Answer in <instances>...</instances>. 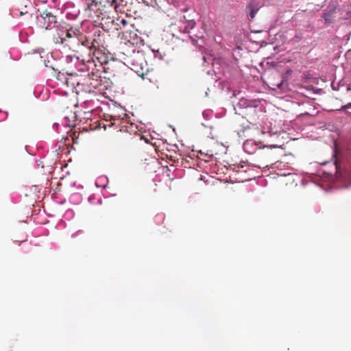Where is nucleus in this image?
<instances>
[{
  "label": "nucleus",
  "instance_id": "f257e3e1",
  "mask_svg": "<svg viewBox=\"0 0 351 351\" xmlns=\"http://www.w3.org/2000/svg\"><path fill=\"white\" fill-rule=\"evenodd\" d=\"M79 30L71 27L66 23H60L56 26V29L52 35V39L55 44L62 45L69 49L75 51L80 45L78 38Z\"/></svg>",
  "mask_w": 351,
  "mask_h": 351
},
{
  "label": "nucleus",
  "instance_id": "f03ea898",
  "mask_svg": "<svg viewBox=\"0 0 351 351\" xmlns=\"http://www.w3.org/2000/svg\"><path fill=\"white\" fill-rule=\"evenodd\" d=\"M56 23V16L51 12L47 11H44L36 16V26L41 29L46 30L51 29Z\"/></svg>",
  "mask_w": 351,
  "mask_h": 351
},
{
  "label": "nucleus",
  "instance_id": "7ed1b4c3",
  "mask_svg": "<svg viewBox=\"0 0 351 351\" xmlns=\"http://www.w3.org/2000/svg\"><path fill=\"white\" fill-rule=\"evenodd\" d=\"M259 7L258 5H254V3L252 2L249 3V5H247V10L250 12V20H252L255 17V15Z\"/></svg>",
  "mask_w": 351,
  "mask_h": 351
},
{
  "label": "nucleus",
  "instance_id": "20e7f679",
  "mask_svg": "<svg viewBox=\"0 0 351 351\" xmlns=\"http://www.w3.org/2000/svg\"><path fill=\"white\" fill-rule=\"evenodd\" d=\"M335 11V9H332L330 11L324 13L323 18L325 21V23H330L332 21V20L335 17V16H334Z\"/></svg>",
  "mask_w": 351,
  "mask_h": 351
},
{
  "label": "nucleus",
  "instance_id": "39448f33",
  "mask_svg": "<svg viewBox=\"0 0 351 351\" xmlns=\"http://www.w3.org/2000/svg\"><path fill=\"white\" fill-rule=\"evenodd\" d=\"M196 25V23L194 20L187 21L186 22V25H184L183 29L181 31L184 33H189L190 30L193 29Z\"/></svg>",
  "mask_w": 351,
  "mask_h": 351
},
{
  "label": "nucleus",
  "instance_id": "423d86ee",
  "mask_svg": "<svg viewBox=\"0 0 351 351\" xmlns=\"http://www.w3.org/2000/svg\"><path fill=\"white\" fill-rule=\"evenodd\" d=\"M254 145V143L252 141H247L243 143V147L245 152L248 154H253L254 149H251V147Z\"/></svg>",
  "mask_w": 351,
  "mask_h": 351
},
{
  "label": "nucleus",
  "instance_id": "0eeeda50",
  "mask_svg": "<svg viewBox=\"0 0 351 351\" xmlns=\"http://www.w3.org/2000/svg\"><path fill=\"white\" fill-rule=\"evenodd\" d=\"M93 5H95L96 6L97 5V3L95 0H93L91 1V3H88V5H87V10H92V6Z\"/></svg>",
  "mask_w": 351,
  "mask_h": 351
},
{
  "label": "nucleus",
  "instance_id": "6e6552de",
  "mask_svg": "<svg viewBox=\"0 0 351 351\" xmlns=\"http://www.w3.org/2000/svg\"><path fill=\"white\" fill-rule=\"evenodd\" d=\"M142 77L143 79H148L151 82H154V83H158V80L155 79L154 80H152V79L149 78V77H146L145 75L144 74H143L142 75Z\"/></svg>",
  "mask_w": 351,
  "mask_h": 351
},
{
  "label": "nucleus",
  "instance_id": "1a4fd4ad",
  "mask_svg": "<svg viewBox=\"0 0 351 351\" xmlns=\"http://www.w3.org/2000/svg\"><path fill=\"white\" fill-rule=\"evenodd\" d=\"M66 83L68 86L71 84V86H74V82H71L69 79H66Z\"/></svg>",
  "mask_w": 351,
  "mask_h": 351
},
{
  "label": "nucleus",
  "instance_id": "9d476101",
  "mask_svg": "<svg viewBox=\"0 0 351 351\" xmlns=\"http://www.w3.org/2000/svg\"><path fill=\"white\" fill-rule=\"evenodd\" d=\"M121 23L123 25L125 26V25L128 24V21H127L125 19H121Z\"/></svg>",
  "mask_w": 351,
  "mask_h": 351
},
{
  "label": "nucleus",
  "instance_id": "9b49d317",
  "mask_svg": "<svg viewBox=\"0 0 351 351\" xmlns=\"http://www.w3.org/2000/svg\"><path fill=\"white\" fill-rule=\"evenodd\" d=\"M351 108V103H349L347 105H345V106H342V109H346V108Z\"/></svg>",
  "mask_w": 351,
  "mask_h": 351
},
{
  "label": "nucleus",
  "instance_id": "f8f14e48",
  "mask_svg": "<svg viewBox=\"0 0 351 351\" xmlns=\"http://www.w3.org/2000/svg\"><path fill=\"white\" fill-rule=\"evenodd\" d=\"M81 232H82L81 230H79V231L76 232L75 234H72V237H74L80 234Z\"/></svg>",
  "mask_w": 351,
  "mask_h": 351
}]
</instances>
